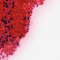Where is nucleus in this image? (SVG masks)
<instances>
[{
  "mask_svg": "<svg viewBox=\"0 0 60 60\" xmlns=\"http://www.w3.org/2000/svg\"><path fill=\"white\" fill-rule=\"evenodd\" d=\"M6 38L7 39V40H6V41H8V39H7V38L6 37Z\"/></svg>",
  "mask_w": 60,
  "mask_h": 60,
  "instance_id": "3",
  "label": "nucleus"
},
{
  "mask_svg": "<svg viewBox=\"0 0 60 60\" xmlns=\"http://www.w3.org/2000/svg\"><path fill=\"white\" fill-rule=\"evenodd\" d=\"M29 19V17L28 18V19Z\"/></svg>",
  "mask_w": 60,
  "mask_h": 60,
  "instance_id": "26",
  "label": "nucleus"
},
{
  "mask_svg": "<svg viewBox=\"0 0 60 60\" xmlns=\"http://www.w3.org/2000/svg\"><path fill=\"white\" fill-rule=\"evenodd\" d=\"M11 11H10V12H11Z\"/></svg>",
  "mask_w": 60,
  "mask_h": 60,
  "instance_id": "23",
  "label": "nucleus"
},
{
  "mask_svg": "<svg viewBox=\"0 0 60 60\" xmlns=\"http://www.w3.org/2000/svg\"><path fill=\"white\" fill-rule=\"evenodd\" d=\"M14 45H15V44H14Z\"/></svg>",
  "mask_w": 60,
  "mask_h": 60,
  "instance_id": "36",
  "label": "nucleus"
},
{
  "mask_svg": "<svg viewBox=\"0 0 60 60\" xmlns=\"http://www.w3.org/2000/svg\"><path fill=\"white\" fill-rule=\"evenodd\" d=\"M11 40H12V41H13V40L12 39V40H11Z\"/></svg>",
  "mask_w": 60,
  "mask_h": 60,
  "instance_id": "16",
  "label": "nucleus"
},
{
  "mask_svg": "<svg viewBox=\"0 0 60 60\" xmlns=\"http://www.w3.org/2000/svg\"><path fill=\"white\" fill-rule=\"evenodd\" d=\"M0 48H1V47L0 46Z\"/></svg>",
  "mask_w": 60,
  "mask_h": 60,
  "instance_id": "40",
  "label": "nucleus"
},
{
  "mask_svg": "<svg viewBox=\"0 0 60 60\" xmlns=\"http://www.w3.org/2000/svg\"><path fill=\"white\" fill-rule=\"evenodd\" d=\"M2 58H4V57H2Z\"/></svg>",
  "mask_w": 60,
  "mask_h": 60,
  "instance_id": "37",
  "label": "nucleus"
},
{
  "mask_svg": "<svg viewBox=\"0 0 60 60\" xmlns=\"http://www.w3.org/2000/svg\"><path fill=\"white\" fill-rule=\"evenodd\" d=\"M11 19H10V21H11V19H13L12 18H11Z\"/></svg>",
  "mask_w": 60,
  "mask_h": 60,
  "instance_id": "4",
  "label": "nucleus"
},
{
  "mask_svg": "<svg viewBox=\"0 0 60 60\" xmlns=\"http://www.w3.org/2000/svg\"><path fill=\"white\" fill-rule=\"evenodd\" d=\"M9 26H8V28H9Z\"/></svg>",
  "mask_w": 60,
  "mask_h": 60,
  "instance_id": "12",
  "label": "nucleus"
},
{
  "mask_svg": "<svg viewBox=\"0 0 60 60\" xmlns=\"http://www.w3.org/2000/svg\"><path fill=\"white\" fill-rule=\"evenodd\" d=\"M10 27H11V28H12V26L11 25Z\"/></svg>",
  "mask_w": 60,
  "mask_h": 60,
  "instance_id": "7",
  "label": "nucleus"
},
{
  "mask_svg": "<svg viewBox=\"0 0 60 60\" xmlns=\"http://www.w3.org/2000/svg\"><path fill=\"white\" fill-rule=\"evenodd\" d=\"M27 30H28V29H27Z\"/></svg>",
  "mask_w": 60,
  "mask_h": 60,
  "instance_id": "38",
  "label": "nucleus"
},
{
  "mask_svg": "<svg viewBox=\"0 0 60 60\" xmlns=\"http://www.w3.org/2000/svg\"><path fill=\"white\" fill-rule=\"evenodd\" d=\"M27 26H28L29 25V24H27Z\"/></svg>",
  "mask_w": 60,
  "mask_h": 60,
  "instance_id": "32",
  "label": "nucleus"
},
{
  "mask_svg": "<svg viewBox=\"0 0 60 60\" xmlns=\"http://www.w3.org/2000/svg\"><path fill=\"white\" fill-rule=\"evenodd\" d=\"M6 8H8V6H6Z\"/></svg>",
  "mask_w": 60,
  "mask_h": 60,
  "instance_id": "19",
  "label": "nucleus"
},
{
  "mask_svg": "<svg viewBox=\"0 0 60 60\" xmlns=\"http://www.w3.org/2000/svg\"><path fill=\"white\" fill-rule=\"evenodd\" d=\"M0 26H1V25H0Z\"/></svg>",
  "mask_w": 60,
  "mask_h": 60,
  "instance_id": "42",
  "label": "nucleus"
},
{
  "mask_svg": "<svg viewBox=\"0 0 60 60\" xmlns=\"http://www.w3.org/2000/svg\"><path fill=\"white\" fill-rule=\"evenodd\" d=\"M5 41H2V43H3V42H4V43H5Z\"/></svg>",
  "mask_w": 60,
  "mask_h": 60,
  "instance_id": "2",
  "label": "nucleus"
},
{
  "mask_svg": "<svg viewBox=\"0 0 60 60\" xmlns=\"http://www.w3.org/2000/svg\"><path fill=\"white\" fill-rule=\"evenodd\" d=\"M6 1H8V0H6Z\"/></svg>",
  "mask_w": 60,
  "mask_h": 60,
  "instance_id": "29",
  "label": "nucleus"
},
{
  "mask_svg": "<svg viewBox=\"0 0 60 60\" xmlns=\"http://www.w3.org/2000/svg\"><path fill=\"white\" fill-rule=\"evenodd\" d=\"M3 37V36H2V37L1 38V39H2V38Z\"/></svg>",
  "mask_w": 60,
  "mask_h": 60,
  "instance_id": "15",
  "label": "nucleus"
},
{
  "mask_svg": "<svg viewBox=\"0 0 60 60\" xmlns=\"http://www.w3.org/2000/svg\"><path fill=\"white\" fill-rule=\"evenodd\" d=\"M5 28L6 27H7V26H5Z\"/></svg>",
  "mask_w": 60,
  "mask_h": 60,
  "instance_id": "20",
  "label": "nucleus"
},
{
  "mask_svg": "<svg viewBox=\"0 0 60 60\" xmlns=\"http://www.w3.org/2000/svg\"><path fill=\"white\" fill-rule=\"evenodd\" d=\"M11 37V35H9V37Z\"/></svg>",
  "mask_w": 60,
  "mask_h": 60,
  "instance_id": "10",
  "label": "nucleus"
},
{
  "mask_svg": "<svg viewBox=\"0 0 60 60\" xmlns=\"http://www.w3.org/2000/svg\"><path fill=\"white\" fill-rule=\"evenodd\" d=\"M1 21H3V19H2L1 20Z\"/></svg>",
  "mask_w": 60,
  "mask_h": 60,
  "instance_id": "27",
  "label": "nucleus"
},
{
  "mask_svg": "<svg viewBox=\"0 0 60 60\" xmlns=\"http://www.w3.org/2000/svg\"><path fill=\"white\" fill-rule=\"evenodd\" d=\"M10 12H9V13H8V15H9V14H10Z\"/></svg>",
  "mask_w": 60,
  "mask_h": 60,
  "instance_id": "13",
  "label": "nucleus"
},
{
  "mask_svg": "<svg viewBox=\"0 0 60 60\" xmlns=\"http://www.w3.org/2000/svg\"><path fill=\"white\" fill-rule=\"evenodd\" d=\"M15 38V37H13V38Z\"/></svg>",
  "mask_w": 60,
  "mask_h": 60,
  "instance_id": "33",
  "label": "nucleus"
},
{
  "mask_svg": "<svg viewBox=\"0 0 60 60\" xmlns=\"http://www.w3.org/2000/svg\"><path fill=\"white\" fill-rule=\"evenodd\" d=\"M19 39H21V36H19Z\"/></svg>",
  "mask_w": 60,
  "mask_h": 60,
  "instance_id": "6",
  "label": "nucleus"
},
{
  "mask_svg": "<svg viewBox=\"0 0 60 60\" xmlns=\"http://www.w3.org/2000/svg\"><path fill=\"white\" fill-rule=\"evenodd\" d=\"M4 17L3 18V19H4Z\"/></svg>",
  "mask_w": 60,
  "mask_h": 60,
  "instance_id": "39",
  "label": "nucleus"
},
{
  "mask_svg": "<svg viewBox=\"0 0 60 60\" xmlns=\"http://www.w3.org/2000/svg\"><path fill=\"white\" fill-rule=\"evenodd\" d=\"M3 44H4V43H3Z\"/></svg>",
  "mask_w": 60,
  "mask_h": 60,
  "instance_id": "41",
  "label": "nucleus"
},
{
  "mask_svg": "<svg viewBox=\"0 0 60 60\" xmlns=\"http://www.w3.org/2000/svg\"><path fill=\"white\" fill-rule=\"evenodd\" d=\"M5 4L6 5H7V3H5Z\"/></svg>",
  "mask_w": 60,
  "mask_h": 60,
  "instance_id": "9",
  "label": "nucleus"
},
{
  "mask_svg": "<svg viewBox=\"0 0 60 60\" xmlns=\"http://www.w3.org/2000/svg\"><path fill=\"white\" fill-rule=\"evenodd\" d=\"M10 21H8V23H10Z\"/></svg>",
  "mask_w": 60,
  "mask_h": 60,
  "instance_id": "24",
  "label": "nucleus"
},
{
  "mask_svg": "<svg viewBox=\"0 0 60 60\" xmlns=\"http://www.w3.org/2000/svg\"><path fill=\"white\" fill-rule=\"evenodd\" d=\"M14 4V2L13 3V4H12V5H13Z\"/></svg>",
  "mask_w": 60,
  "mask_h": 60,
  "instance_id": "8",
  "label": "nucleus"
},
{
  "mask_svg": "<svg viewBox=\"0 0 60 60\" xmlns=\"http://www.w3.org/2000/svg\"><path fill=\"white\" fill-rule=\"evenodd\" d=\"M12 8H14V6H13L12 7Z\"/></svg>",
  "mask_w": 60,
  "mask_h": 60,
  "instance_id": "21",
  "label": "nucleus"
},
{
  "mask_svg": "<svg viewBox=\"0 0 60 60\" xmlns=\"http://www.w3.org/2000/svg\"><path fill=\"white\" fill-rule=\"evenodd\" d=\"M3 3L4 4L5 3L4 2Z\"/></svg>",
  "mask_w": 60,
  "mask_h": 60,
  "instance_id": "30",
  "label": "nucleus"
},
{
  "mask_svg": "<svg viewBox=\"0 0 60 60\" xmlns=\"http://www.w3.org/2000/svg\"><path fill=\"white\" fill-rule=\"evenodd\" d=\"M17 46L19 45V43H17Z\"/></svg>",
  "mask_w": 60,
  "mask_h": 60,
  "instance_id": "5",
  "label": "nucleus"
},
{
  "mask_svg": "<svg viewBox=\"0 0 60 60\" xmlns=\"http://www.w3.org/2000/svg\"><path fill=\"white\" fill-rule=\"evenodd\" d=\"M4 7H5V6L4 5Z\"/></svg>",
  "mask_w": 60,
  "mask_h": 60,
  "instance_id": "22",
  "label": "nucleus"
},
{
  "mask_svg": "<svg viewBox=\"0 0 60 60\" xmlns=\"http://www.w3.org/2000/svg\"><path fill=\"white\" fill-rule=\"evenodd\" d=\"M24 26H26V25H25L24 24Z\"/></svg>",
  "mask_w": 60,
  "mask_h": 60,
  "instance_id": "34",
  "label": "nucleus"
},
{
  "mask_svg": "<svg viewBox=\"0 0 60 60\" xmlns=\"http://www.w3.org/2000/svg\"><path fill=\"white\" fill-rule=\"evenodd\" d=\"M28 13H30V12H28Z\"/></svg>",
  "mask_w": 60,
  "mask_h": 60,
  "instance_id": "31",
  "label": "nucleus"
},
{
  "mask_svg": "<svg viewBox=\"0 0 60 60\" xmlns=\"http://www.w3.org/2000/svg\"><path fill=\"white\" fill-rule=\"evenodd\" d=\"M5 19H6V16H5Z\"/></svg>",
  "mask_w": 60,
  "mask_h": 60,
  "instance_id": "25",
  "label": "nucleus"
},
{
  "mask_svg": "<svg viewBox=\"0 0 60 60\" xmlns=\"http://www.w3.org/2000/svg\"><path fill=\"white\" fill-rule=\"evenodd\" d=\"M3 22L4 23L5 22V24H7V21H5V20H4V21H3Z\"/></svg>",
  "mask_w": 60,
  "mask_h": 60,
  "instance_id": "1",
  "label": "nucleus"
},
{
  "mask_svg": "<svg viewBox=\"0 0 60 60\" xmlns=\"http://www.w3.org/2000/svg\"><path fill=\"white\" fill-rule=\"evenodd\" d=\"M7 37H8V38L9 37V36H8V35L7 36Z\"/></svg>",
  "mask_w": 60,
  "mask_h": 60,
  "instance_id": "18",
  "label": "nucleus"
},
{
  "mask_svg": "<svg viewBox=\"0 0 60 60\" xmlns=\"http://www.w3.org/2000/svg\"><path fill=\"white\" fill-rule=\"evenodd\" d=\"M1 42V41L0 40V42Z\"/></svg>",
  "mask_w": 60,
  "mask_h": 60,
  "instance_id": "35",
  "label": "nucleus"
},
{
  "mask_svg": "<svg viewBox=\"0 0 60 60\" xmlns=\"http://www.w3.org/2000/svg\"><path fill=\"white\" fill-rule=\"evenodd\" d=\"M10 28H9V30H10Z\"/></svg>",
  "mask_w": 60,
  "mask_h": 60,
  "instance_id": "28",
  "label": "nucleus"
},
{
  "mask_svg": "<svg viewBox=\"0 0 60 60\" xmlns=\"http://www.w3.org/2000/svg\"><path fill=\"white\" fill-rule=\"evenodd\" d=\"M24 19L25 20V19H26V18H24Z\"/></svg>",
  "mask_w": 60,
  "mask_h": 60,
  "instance_id": "11",
  "label": "nucleus"
},
{
  "mask_svg": "<svg viewBox=\"0 0 60 60\" xmlns=\"http://www.w3.org/2000/svg\"><path fill=\"white\" fill-rule=\"evenodd\" d=\"M7 31H6L5 32V33H6V34L7 33Z\"/></svg>",
  "mask_w": 60,
  "mask_h": 60,
  "instance_id": "14",
  "label": "nucleus"
},
{
  "mask_svg": "<svg viewBox=\"0 0 60 60\" xmlns=\"http://www.w3.org/2000/svg\"><path fill=\"white\" fill-rule=\"evenodd\" d=\"M1 46H3V44H1Z\"/></svg>",
  "mask_w": 60,
  "mask_h": 60,
  "instance_id": "17",
  "label": "nucleus"
}]
</instances>
